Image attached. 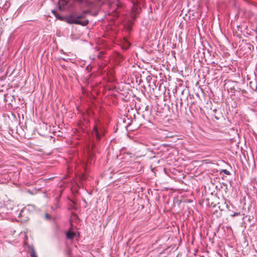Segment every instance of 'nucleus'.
<instances>
[{
    "mask_svg": "<svg viewBox=\"0 0 257 257\" xmlns=\"http://www.w3.org/2000/svg\"><path fill=\"white\" fill-rule=\"evenodd\" d=\"M67 22L70 24L74 23L81 25L82 26H85L88 24V21L84 18L80 19L79 18H78L68 19L67 20Z\"/></svg>",
    "mask_w": 257,
    "mask_h": 257,
    "instance_id": "nucleus-1",
    "label": "nucleus"
},
{
    "mask_svg": "<svg viewBox=\"0 0 257 257\" xmlns=\"http://www.w3.org/2000/svg\"><path fill=\"white\" fill-rule=\"evenodd\" d=\"M76 235V233L74 232H71L70 231H68L66 233V236L67 238L71 239L73 238Z\"/></svg>",
    "mask_w": 257,
    "mask_h": 257,
    "instance_id": "nucleus-2",
    "label": "nucleus"
},
{
    "mask_svg": "<svg viewBox=\"0 0 257 257\" xmlns=\"http://www.w3.org/2000/svg\"><path fill=\"white\" fill-rule=\"evenodd\" d=\"M93 134H95L97 138L98 139V133H97V130H96V127H94V128Z\"/></svg>",
    "mask_w": 257,
    "mask_h": 257,
    "instance_id": "nucleus-3",
    "label": "nucleus"
},
{
    "mask_svg": "<svg viewBox=\"0 0 257 257\" xmlns=\"http://www.w3.org/2000/svg\"><path fill=\"white\" fill-rule=\"evenodd\" d=\"M239 215H240V213L239 212H234L233 214H231V216L232 217H234L235 216Z\"/></svg>",
    "mask_w": 257,
    "mask_h": 257,
    "instance_id": "nucleus-4",
    "label": "nucleus"
},
{
    "mask_svg": "<svg viewBox=\"0 0 257 257\" xmlns=\"http://www.w3.org/2000/svg\"><path fill=\"white\" fill-rule=\"evenodd\" d=\"M31 257H37L36 255L35 254V253L34 252H33L32 254H31Z\"/></svg>",
    "mask_w": 257,
    "mask_h": 257,
    "instance_id": "nucleus-5",
    "label": "nucleus"
},
{
    "mask_svg": "<svg viewBox=\"0 0 257 257\" xmlns=\"http://www.w3.org/2000/svg\"><path fill=\"white\" fill-rule=\"evenodd\" d=\"M223 171L226 174H229L228 171H227L226 170H223Z\"/></svg>",
    "mask_w": 257,
    "mask_h": 257,
    "instance_id": "nucleus-6",
    "label": "nucleus"
},
{
    "mask_svg": "<svg viewBox=\"0 0 257 257\" xmlns=\"http://www.w3.org/2000/svg\"><path fill=\"white\" fill-rule=\"evenodd\" d=\"M256 31H257V26H256Z\"/></svg>",
    "mask_w": 257,
    "mask_h": 257,
    "instance_id": "nucleus-7",
    "label": "nucleus"
}]
</instances>
